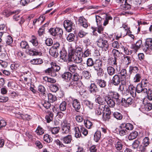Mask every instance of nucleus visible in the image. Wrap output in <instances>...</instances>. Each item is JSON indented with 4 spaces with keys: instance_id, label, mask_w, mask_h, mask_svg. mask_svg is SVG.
Wrapping results in <instances>:
<instances>
[{
    "instance_id": "nucleus-1",
    "label": "nucleus",
    "mask_w": 152,
    "mask_h": 152,
    "mask_svg": "<svg viewBox=\"0 0 152 152\" xmlns=\"http://www.w3.org/2000/svg\"><path fill=\"white\" fill-rule=\"evenodd\" d=\"M74 49L72 48L69 49L68 51V61H73L76 64L81 63L82 61V58L74 54Z\"/></svg>"
},
{
    "instance_id": "nucleus-2",
    "label": "nucleus",
    "mask_w": 152,
    "mask_h": 152,
    "mask_svg": "<svg viewBox=\"0 0 152 152\" xmlns=\"http://www.w3.org/2000/svg\"><path fill=\"white\" fill-rule=\"evenodd\" d=\"M105 35L104 34H101L100 36V38H99L97 42L98 46L102 48L105 51H107L108 49L109 44L107 41L104 39L103 38Z\"/></svg>"
},
{
    "instance_id": "nucleus-3",
    "label": "nucleus",
    "mask_w": 152,
    "mask_h": 152,
    "mask_svg": "<svg viewBox=\"0 0 152 152\" xmlns=\"http://www.w3.org/2000/svg\"><path fill=\"white\" fill-rule=\"evenodd\" d=\"M61 133L67 134H69L70 129V124L65 120H64L61 123Z\"/></svg>"
},
{
    "instance_id": "nucleus-4",
    "label": "nucleus",
    "mask_w": 152,
    "mask_h": 152,
    "mask_svg": "<svg viewBox=\"0 0 152 152\" xmlns=\"http://www.w3.org/2000/svg\"><path fill=\"white\" fill-rule=\"evenodd\" d=\"M50 34L53 36L61 38L63 34L62 29L60 28H51L49 30Z\"/></svg>"
},
{
    "instance_id": "nucleus-5",
    "label": "nucleus",
    "mask_w": 152,
    "mask_h": 152,
    "mask_svg": "<svg viewBox=\"0 0 152 152\" xmlns=\"http://www.w3.org/2000/svg\"><path fill=\"white\" fill-rule=\"evenodd\" d=\"M142 49L145 52L149 50H152V39L147 38L146 39L145 45L142 46Z\"/></svg>"
},
{
    "instance_id": "nucleus-6",
    "label": "nucleus",
    "mask_w": 152,
    "mask_h": 152,
    "mask_svg": "<svg viewBox=\"0 0 152 152\" xmlns=\"http://www.w3.org/2000/svg\"><path fill=\"white\" fill-rule=\"evenodd\" d=\"M72 22L69 20H65L64 22V26L66 30L69 32H71L72 29H73Z\"/></svg>"
},
{
    "instance_id": "nucleus-7",
    "label": "nucleus",
    "mask_w": 152,
    "mask_h": 152,
    "mask_svg": "<svg viewBox=\"0 0 152 152\" xmlns=\"http://www.w3.org/2000/svg\"><path fill=\"white\" fill-rule=\"evenodd\" d=\"M121 103L125 107H128L133 103V100L131 97L126 98H123L121 100Z\"/></svg>"
},
{
    "instance_id": "nucleus-8",
    "label": "nucleus",
    "mask_w": 152,
    "mask_h": 152,
    "mask_svg": "<svg viewBox=\"0 0 152 152\" xmlns=\"http://www.w3.org/2000/svg\"><path fill=\"white\" fill-rule=\"evenodd\" d=\"M112 80L113 84L116 86L118 85L121 82L123 81L118 75H115L113 77Z\"/></svg>"
},
{
    "instance_id": "nucleus-9",
    "label": "nucleus",
    "mask_w": 152,
    "mask_h": 152,
    "mask_svg": "<svg viewBox=\"0 0 152 152\" xmlns=\"http://www.w3.org/2000/svg\"><path fill=\"white\" fill-rule=\"evenodd\" d=\"M78 21V24L86 28L88 27L87 21L83 16H80L79 18Z\"/></svg>"
},
{
    "instance_id": "nucleus-10",
    "label": "nucleus",
    "mask_w": 152,
    "mask_h": 152,
    "mask_svg": "<svg viewBox=\"0 0 152 152\" xmlns=\"http://www.w3.org/2000/svg\"><path fill=\"white\" fill-rule=\"evenodd\" d=\"M137 92L138 93H142L147 94L148 89L144 88L140 83L138 84L136 88Z\"/></svg>"
},
{
    "instance_id": "nucleus-11",
    "label": "nucleus",
    "mask_w": 152,
    "mask_h": 152,
    "mask_svg": "<svg viewBox=\"0 0 152 152\" xmlns=\"http://www.w3.org/2000/svg\"><path fill=\"white\" fill-rule=\"evenodd\" d=\"M106 96H99L95 100L96 102L100 105V106H104L106 102V99H105Z\"/></svg>"
},
{
    "instance_id": "nucleus-12",
    "label": "nucleus",
    "mask_w": 152,
    "mask_h": 152,
    "mask_svg": "<svg viewBox=\"0 0 152 152\" xmlns=\"http://www.w3.org/2000/svg\"><path fill=\"white\" fill-rule=\"evenodd\" d=\"M60 140L64 143L68 144L71 143L72 139L71 135H68L61 138Z\"/></svg>"
},
{
    "instance_id": "nucleus-13",
    "label": "nucleus",
    "mask_w": 152,
    "mask_h": 152,
    "mask_svg": "<svg viewBox=\"0 0 152 152\" xmlns=\"http://www.w3.org/2000/svg\"><path fill=\"white\" fill-rule=\"evenodd\" d=\"M72 104L73 107L77 112H78V110L81 107L79 101L76 99L73 100L72 101Z\"/></svg>"
},
{
    "instance_id": "nucleus-14",
    "label": "nucleus",
    "mask_w": 152,
    "mask_h": 152,
    "mask_svg": "<svg viewBox=\"0 0 152 152\" xmlns=\"http://www.w3.org/2000/svg\"><path fill=\"white\" fill-rule=\"evenodd\" d=\"M105 99H106V102L109 106L111 107H113L115 105L114 100L111 97L107 96H106Z\"/></svg>"
},
{
    "instance_id": "nucleus-15",
    "label": "nucleus",
    "mask_w": 152,
    "mask_h": 152,
    "mask_svg": "<svg viewBox=\"0 0 152 152\" xmlns=\"http://www.w3.org/2000/svg\"><path fill=\"white\" fill-rule=\"evenodd\" d=\"M128 91L131 95L133 97H135L136 96V92H137L136 88L132 85H130L128 87Z\"/></svg>"
},
{
    "instance_id": "nucleus-16",
    "label": "nucleus",
    "mask_w": 152,
    "mask_h": 152,
    "mask_svg": "<svg viewBox=\"0 0 152 152\" xmlns=\"http://www.w3.org/2000/svg\"><path fill=\"white\" fill-rule=\"evenodd\" d=\"M45 72L47 74L53 77L56 76L57 75V73H56L54 69H53L52 66L46 69L45 70Z\"/></svg>"
},
{
    "instance_id": "nucleus-17",
    "label": "nucleus",
    "mask_w": 152,
    "mask_h": 152,
    "mask_svg": "<svg viewBox=\"0 0 152 152\" xmlns=\"http://www.w3.org/2000/svg\"><path fill=\"white\" fill-rule=\"evenodd\" d=\"M89 90L91 93H96L98 91L96 85L94 83H91L89 87Z\"/></svg>"
},
{
    "instance_id": "nucleus-18",
    "label": "nucleus",
    "mask_w": 152,
    "mask_h": 152,
    "mask_svg": "<svg viewBox=\"0 0 152 152\" xmlns=\"http://www.w3.org/2000/svg\"><path fill=\"white\" fill-rule=\"evenodd\" d=\"M96 83L101 88H105L107 85L106 82L104 80L100 79H97L96 80Z\"/></svg>"
},
{
    "instance_id": "nucleus-19",
    "label": "nucleus",
    "mask_w": 152,
    "mask_h": 152,
    "mask_svg": "<svg viewBox=\"0 0 152 152\" xmlns=\"http://www.w3.org/2000/svg\"><path fill=\"white\" fill-rule=\"evenodd\" d=\"M71 74L69 72H66L62 75V78L65 79L66 82H69L71 79Z\"/></svg>"
},
{
    "instance_id": "nucleus-20",
    "label": "nucleus",
    "mask_w": 152,
    "mask_h": 152,
    "mask_svg": "<svg viewBox=\"0 0 152 152\" xmlns=\"http://www.w3.org/2000/svg\"><path fill=\"white\" fill-rule=\"evenodd\" d=\"M139 71L138 67L135 66H130L129 67V72L131 75H134L137 73Z\"/></svg>"
},
{
    "instance_id": "nucleus-21",
    "label": "nucleus",
    "mask_w": 152,
    "mask_h": 152,
    "mask_svg": "<svg viewBox=\"0 0 152 152\" xmlns=\"http://www.w3.org/2000/svg\"><path fill=\"white\" fill-rule=\"evenodd\" d=\"M112 55L113 56L114 58L117 59L118 58L121 56L122 53L118 50L113 49L112 51Z\"/></svg>"
},
{
    "instance_id": "nucleus-22",
    "label": "nucleus",
    "mask_w": 152,
    "mask_h": 152,
    "mask_svg": "<svg viewBox=\"0 0 152 152\" xmlns=\"http://www.w3.org/2000/svg\"><path fill=\"white\" fill-rule=\"evenodd\" d=\"M109 94L112 98L114 99L117 100H118L120 97V95L117 92L112 91H109Z\"/></svg>"
},
{
    "instance_id": "nucleus-23",
    "label": "nucleus",
    "mask_w": 152,
    "mask_h": 152,
    "mask_svg": "<svg viewBox=\"0 0 152 152\" xmlns=\"http://www.w3.org/2000/svg\"><path fill=\"white\" fill-rule=\"evenodd\" d=\"M144 105L142 106V107L143 110L148 111L152 109V104L150 103H147L145 104H144Z\"/></svg>"
},
{
    "instance_id": "nucleus-24",
    "label": "nucleus",
    "mask_w": 152,
    "mask_h": 152,
    "mask_svg": "<svg viewBox=\"0 0 152 152\" xmlns=\"http://www.w3.org/2000/svg\"><path fill=\"white\" fill-rule=\"evenodd\" d=\"M43 62L42 60L40 58L34 59L30 61V63L32 64H40Z\"/></svg>"
},
{
    "instance_id": "nucleus-25",
    "label": "nucleus",
    "mask_w": 152,
    "mask_h": 152,
    "mask_svg": "<svg viewBox=\"0 0 152 152\" xmlns=\"http://www.w3.org/2000/svg\"><path fill=\"white\" fill-rule=\"evenodd\" d=\"M107 72L108 74L110 76L114 75L115 72V69L112 66H109L107 67Z\"/></svg>"
},
{
    "instance_id": "nucleus-26",
    "label": "nucleus",
    "mask_w": 152,
    "mask_h": 152,
    "mask_svg": "<svg viewBox=\"0 0 152 152\" xmlns=\"http://www.w3.org/2000/svg\"><path fill=\"white\" fill-rule=\"evenodd\" d=\"M28 52L30 55L32 56L40 55L41 54L40 51H39L36 50H33L32 49L29 50Z\"/></svg>"
},
{
    "instance_id": "nucleus-27",
    "label": "nucleus",
    "mask_w": 152,
    "mask_h": 152,
    "mask_svg": "<svg viewBox=\"0 0 152 152\" xmlns=\"http://www.w3.org/2000/svg\"><path fill=\"white\" fill-rule=\"evenodd\" d=\"M75 137L76 138H80L81 136V132L80 129L79 127L76 126L75 128Z\"/></svg>"
},
{
    "instance_id": "nucleus-28",
    "label": "nucleus",
    "mask_w": 152,
    "mask_h": 152,
    "mask_svg": "<svg viewBox=\"0 0 152 152\" xmlns=\"http://www.w3.org/2000/svg\"><path fill=\"white\" fill-rule=\"evenodd\" d=\"M115 145L116 149L118 151L121 150L122 149L123 146L122 142L119 141H116L115 142Z\"/></svg>"
},
{
    "instance_id": "nucleus-29",
    "label": "nucleus",
    "mask_w": 152,
    "mask_h": 152,
    "mask_svg": "<svg viewBox=\"0 0 152 152\" xmlns=\"http://www.w3.org/2000/svg\"><path fill=\"white\" fill-rule=\"evenodd\" d=\"M104 110L103 106H99L95 111L96 114L98 115H100L103 113Z\"/></svg>"
},
{
    "instance_id": "nucleus-30",
    "label": "nucleus",
    "mask_w": 152,
    "mask_h": 152,
    "mask_svg": "<svg viewBox=\"0 0 152 152\" xmlns=\"http://www.w3.org/2000/svg\"><path fill=\"white\" fill-rule=\"evenodd\" d=\"M138 135V132L136 131H134L130 133L128 137V138L130 140H132L135 139Z\"/></svg>"
},
{
    "instance_id": "nucleus-31",
    "label": "nucleus",
    "mask_w": 152,
    "mask_h": 152,
    "mask_svg": "<svg viewBox=\"0 0 152 152\" xmlns=\"http://www.w3.org/2000/svg\"><path fill=\"white\" fill-rule=\"evenodd\" d=\"M83 103L90 109H92L93 108V103L91 101L88 100H84Z\"/></svg>"
},
{
    "instance_id": "nucleus-32",
    "label": "nucleus",
    "mask_w": 152,
    "mask_h": 152,
    "mask_svg": "<svg viewBox=\"0 0 152 152\" xmlns=\"http://www.w3.org/2000/svg\"><path fill=\"white\" fill-rule=\"evenodd\" d=\"M120 127L122 129L119 131L120 135L121 136L126 135L127 133V131L124 128V124H122Z\"/></svg>"
},
{
    "instance_id": "nucleus-33",
    "label": "nucleus",
    "mask_w": 152,
    "mask_h": 152,
    "mask_svg": "<svg viewBox=\"0 0 152 152\" xmlns=\"http://www.w3.org/2000/svg\"><path fill=\"white\" fill-rule=\"evenodd\" d=\"M101 137V133L100 131H97L94 134V139L96 142H97L100 139Z\"/></svg>"
},
{
    "instance_id": "nucleus-34",
    "label": "nucleus",
    "mask_w": 152,
    "mask_h": 152,
    "mask_svg": "<svg viewBox=\"0 0 152 152\" xmlns=\"http://www.w3.org/2000/svg\"><path fill=\"white\" fill-rule=\"evenodd\" d=\"M50 54L55 57H57L58 55V51L57 50L51 48L49 51Z\"/></svg>"
},
{
    "instance_id": "nucleus-35",
    "label": "nucleus",
    "mask_w": 152,
    "mask_h": 152,
    "mask_svg": "<svg viewBox=\"0 0 152 152\" xmlns=\"http://www.w3.org/2000/svg\"><path fill=\"white\" fill-rule=\"evenodd\" d=\"M119 74L120 75L121 77L124 80L126 77V70L125 69H122L120 71Z\"/></svg>"
},
{
    "instance_id": "nucleus-36",
    "label": "nucleus",
    "mask_w": 152,
    "mask_h": 152,
    "mask_svg": "<svg viewBox=\"0 0 152 152\" xmlns=\"http://www.w3.org/2000/svg\"><path fill=\"white\" fill-rule=\"evenodd\" d=\"M60 128L59 127H51L50 130L53 134H56L59 132Z\"/></svg>"
},
{
    "instance_id": "nucleus-37",
    "label": "nucleus",
    "mask_w": 152,
    "mask_h": 152,
    "mask_svg": "<svg viewBox=\"0 0 152 152\" xmlns=\"http://www.w3.org/2000/svg\"><path fill=\"white\" fill-rule=\"evenodd\" d=\"M121 8L124 10H128L131 8V5L126 2V0L125 1L124 4H121Z\"/></svg>"
},
{
    "instance_id": "nucleus-38",
    "label": "nucleus",
    "mask_w": 152,
    "mask_h": 152,
    "mask_svg": "<svg viewBox=\"0 0 152 152\" xmlns=\"http://www.w3.org/2000/svg\"><path fill=\"white\" fill-rule=\"evenodd\" d=\"M102 61L99 60H96L94 65V67L95 68V69L96 70H97V69H96V67H98L99 68H101L102 66Z\"/></svg>"
},
{
    "instance_id": "nucleus-39",
    "label": "nucleus",
    "mask_w": 152,
    "mask_h": 152,
    "mask_svg": "<svg viewBox=\"0 0 152 152\" xmlns=\"http://www.w3.org/2000/svg\"><path fill=\"white\" fill-rule=\"evenodd\" d=\"M77 65L75 64L69 65L68 66V69L70 71L72 72H74L77 69Z\"/></svg>"
},
{
    "instance_id": "nucleus-40",
    "label": "nucleus",
    "mask_w": 152,
    "mask_h": 152,
    "mask_svg": "<svg viewBox=\"0 0 152 152\" xmlns=\"http://www.w3.org/2000/svg\"><path fill=\"white\" fill-rule=\"evenodd\" d=\"M41 104V105L46 109H48L50 106V103L44 100L42 101Z\"/></svg>"
},
{
    "instance_id": "nucleus-41",
    "label": "nucleus",
    "mask_w": 152,
    "mask_h": 152,
    "mask_svg": "<svg viewBox=\"0 0 152 152\" xmlns=\"http://www.w3.org/2000/svg\"><path fill=\"white\" fill-rule=\"evenodd\" d=\"M117 59L114 58H111L109 60V62L112 66H117Z\"/></svg>"
},
{
    "instance_id": "nucleus-42",
    "label": "nucleus",
    "mask_w": 152,
    "mask_h": 152,
    "mask_svg": "<svg viewBox=\"0 0 152 152\" xmlns=\"http://www.w3.org/2000/svg\"><path fill=\"white\" fill-rule=\"evenodd\" d=\"M51 65L53 68V69H54L56 73L60 69V66L57 65L56 63L52 62L51 64Z\"/></svg>"
},
{
    "instance_id": "nucleus-43",
    "label": "nucleus",
    "mask_w": 152,
    "mask_h": 152,
    "mask_svg": "<svg viewBox=\"0 0 152 152\" xmlns=\"http://www.w3.org/2000/svg\"><path fill=\"white\" fill-rule=\"evenodd\" d=\"M48 98L49 101L50 102H53L56 99V96L51 94L49 93L48 94Z\"/></svg>"
},
{
    "instance_id": "nucleus-44",
    "label": "nucleus",
    "mask_w": 152,
    "mask_h": 152,
    "mask_svg": "<svg viewBox=\"0 0 152 152\" xmlns=\"http://www.w3.org/2000/svg\"><path fill=\"white\" fill-rule=\"evenodd\" d=\"M66 104L65 102H62L60 105L59 109L61 111H65L66 109Z\"/></svg>"
},
{
    "instance_id": "nucleus-45",
    "label": "nucleus",
    "mask_w": 152,
    "mask_h": 152,
    "mask_svg": "<svg viewBox=\"0 0 152 152\" xmlns=\"http://www.w3.org/2000/svg\"><path fill=\"white\" fill-rule=\"evenodd\" d=\"M43 79L45 81L52 83H55L56 82V80L55 79L48 77L46 76L44 77H43Z\"/></svg>"
},
{
    "instance_id": "nucleus-46",
    "label": "nucleus",
    "mask_w": 152,
    "mask_h": 152,
    "mask_svg": "<svg viewBox=\"0 0 152 152\" xmlns=\"http://www.w3.org/2000/svg\"><path fill=\"white\" fill-rule=\"evenodd\" d=\"M20 46L22 49H28L29 48V45L26 41H21L20 44Z\"/></svg>"
},
{
    "instance_id": "nucleus-47",
    "label": "nucleus",
    "mask_w": 152,
    "mask_h": 152,
    "mask_svg": "<svg viewBox=\"0 0 152 152\" xmlns=\"http://www.w3.org/2000/svg\"><path fill=\"white\" fill-rule=\"evenodd\" d=\"M140 84L144 88L148 86L149 84V82L147 79H143Z\"/></svg>"
},
{
    "instance_id": "nucleus-48",
    "label": "nucleus",
    "mask_w": 152,
    "mask_h": 152,
    "mask_svg": "<svg viewBox=\"0 0 152 152\" xmlns=\"http://www.w3.org/2000/svg\"><path fill=\"white\" fill-rule=\"evenodd\" d=\"M113 115L115 118L118 120H121L123 118L122 114L119 112H115L113 113Z\"/></svg>"
},
{
    "instance_id": "nucleus-49",
    "label": "nucleus",
    "mask_w": 152,
    "mask_h": 152,
    "mask_svg": "<svg viewBox=\"0 0 152 152\" xmlns=\"http://www.w3.org/2000/svg\"><path fill=\"white\" fill-rule=\"evenodd\" d=\"M122 124H124V128L126 129L131 130H132L133 128V125L131 124L128 123Z\"/></svg>"
},
{
    "instance_id": "nucleus-50",
    "label": "nucleus",
    "mask_w": 152,
    "mask_h": 152,
    "mask_svg": "<svg viewBox=\"0 0 152 152\" xmlns=\"http://www.w3.org/2000/svg\"><path fill=\"white\" fill-rule=\"evenodd\" d=\"M141 78V75L139 73L136 74L134 77V81L135 83L138 82L140 81Z\"/></svg>"
},
{
    "instance_id": "nucleus-51",
    "label": "nucleus",
    "mask_w": 152,
    "mask_h": 152,
    "mask_svg": "<svg viewBox=\"0 0 152 152\" xmlns=\"http://www.w3.org/2000/svg\"><path fill=\"white\" fill-rule=\"evenodd\" d=\"M143 144L145 147L147 146L150 144L149 139L148 137H145L143 140Z\"/></svg>"
},
{
    "instance_id": "nucleus-52",
    "label": "nucleus",
    "mask_w": 152,
    "mask_h": 152,
    "mask_svg": "<svg viewBox=\"0 0 152 152\" xmlns=\"http://www.w3.org/2000/svg\"><path fill=\"white\" fill-rule=\"evenodd\" d=\"M43 138L45 141L48 143L51 142L53 140L51 137H49V135L48 134L45 135Z\"/></svg>"
},
{
    "instance_id": "nucleus-53",
    "label": "nucleus",
    "mask_w": 152,
    "mask_h": 152,
    "mask_svg": "<svg viewBox=\"0 0 152 152\" xmlns=\"http://www.w3.org/2000/svg\"><path fill=\"white\" fill-rule=\"evenodd\" d=\"M75 37V36L74 34L70 33L67 37L66 39L68 41L71 42L74 41Z\"/></svg>"
},
{
    "instance_id": "nucleus-54",
    "label": "nucleus",
    "mask_w": 152,
    "mask_h": 152,
    "mask_svg": "<svg viewBox=\"0 0 152 152\" xmlns=\"http://www.w3.org/2000/svg\"><path fill=\"white\" fill-rule=\"evenodd\" d=\"M44 130L41 127L38 126L35 131V132L38 135H42L44 133Z\"/></svg>"
},
{
    "instance_id": "nucleus-55",
    "label": "nucleus",
    "mask_w": 152,
    "mask_h": 152,
    "mask_svg": "<svg viewBox=\"0 0 152 152\" xmlns=\"http://www.w3.org/2000/svg\"><path fill=\"white\" fill-rule=\"evenodd\" d=\"M82 75L86 79H88L91 77V75L89 72L87 71H84L82 72Z\"/></svg>"
},
{
    "instance_id": "nucleus-56",
    "label": "nucleus",
    "mask_w": 152,
    "mask_h": 152,
    "mask_svg": "<svg viewBox=\"0 0 152 152\" xmlns=\"http://www.w3.org/2000/svg\"><path fill=\"white\" fill-rule=\"evenodd\" d=\"M86 64L88 66H92L94 65V61L92 58H88L87 59Z\"/></svg>"
},
{
    "instance_id": "nucleus-57",
    "label": "nucleus",
    "mask_w": 152,
    "mask_h": 152,
    "mask_svg": "<svg viewBox=\"0 0 152 152\" xmlns=\"http://www.w3.org/2000/svg\"><path fill=\"white\" fill-rule=\"evenodd\" d=\"M110 114L108 113H106L105 114L104 113L103 115V120L106 121H108L110 118Z\"/></svg>"
},
{
    "instance_id": "nucleus-58",
    "label": "nucleus",
    "mask_w": 152,
    "mask_h": 152,
    "mask_svg": "<svg viewBox=\"0 0 152 152\" xmlns=\"http://www.w3.org/2000/svg\"><path fill=\"white\" fill-rule=\"evenodd\" d=\"M30 42H31L33 45L35 46H37L38 45V42L36 38L35 37H34L30 40Z\"/></svg>"
},
{
    "instance_id": "nucleus-59",
    "label": "nucleus",
    "mask_w": 152,
    "mask_h": 152,
    "mask_svg": "<svg viewBox=\"0 0 152 152\" xmlns=\"http://www.w3.org/2000/svg\"><path fill=\"white\" fill-rule=\"evenodd\" d=\"M140 144V142L138 140H135L132 143V147L134 149L138 148Z\"/></svg>"
},
{
    "instance_id": "nucleus-60",
    "label": "nucleus",
    "mask_w": 152,
    "mask_h": 152,
    "mask_svg": "<svg viewBox=\"0 0 152 152\" xmlns=\"http://www.w3.org/2000/svg\"><path fill=\"white\" fill-rule=\"evenodd\" d=\"M45 44L48 46H51L53 44V41L50 38H48L46 39Z\"/></svg>"
},
{
    "instance_id": "nucleus-61",
    "label": "nucleus",
    "mask_w": 152,
    "mask_h": 152,
    "mask_svg": "<svg viewBox=\"0 0 152 152\" xmlns=\"http://www.w3.org/2000/svg\"><path fill=\"white\" fill-rule=\"evenodd\" d=\"M66 53L64 50L61 51L60 52V56L63 60H65V57L66 56Z\"/></svg>"
},
{
    "instance_id": "nucleus-62",
    "label": "nucleus",
    "mask_w": 152,
    "mask_h": 152,
    "mask_svg": "<svg viewBox=\"0 0 152 152\" xmlns=\"http://www.w3.org/2000/svg\"><path fill=\"white\" fill-rule=\"evenodd\" d=\"M50 88L52 91L54 92H56L58 90V86L55 85H51L50 86Z\"/></svg>"
},
{
    "instance_id": "nucleus-63",
    "label": "nucleus",
    "mask_w": 152,
    "mask_h": 152,
    "mask_svg": "<svg viewBox=\"0 0 152 152\" xmlns=\"http://www.w3.org/2000/svg\"><path fill=\"white\" fill-rule=\"evenodd\" d=\"M85 126L86 128L90 129L92 126V123L88 120H86V121H84Z\"/></svg>"
},
{
    "instance_id": "nucleus-64",
    "label": "nucleus",
    "mask_w": 152,
    "mask_h": 152,
    "mask_svg": "<svg viewBox=\"0 0 152 152\" xmlns=\"http://www.w3.org/2000/svg\"><path fill=\"white\" fill-rule=\"evenodd\" d=\"M13 42V39L11 37L8 36L6 40V42L7 44L9 45H10Z\"/></svg>"
}]
</instances>
